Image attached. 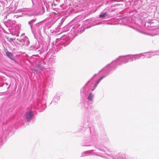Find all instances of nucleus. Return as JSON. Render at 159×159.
Segmentation results:
<instances>
[{
	"label": "nucleus",
	"mask_w": 159,
	"mask_h": 159,
	"mask_svg": "<svg viewBox=\"0 0 159 159\" xmlns=\"http://www.w3.org/2000/svg\"><path fill=\"white\" fill-rule=\"evenodd\" d=\"M25 116L27 120L29 121L33 117V113L32 111H30L26 113Z\"/></svg>",
	"instance_id": "1"
},
{
	"label": "nucleus",
	"mask_w": 159,
	"mask_h": 159,
	"mask_svg": "<svg viewBox=\"0 0 159 159\" xmlns=\"http://www.w3.org/2000/svg\"><path fill=\"white\" fill-rule=\"evenodd\" d=\"M105 77V76L101 77L98 80V81L93 86V89L92 90V91H93L94 89H95L97 86V85L99 83L100 81L102 80L103 78Z\"/></svg>",
	"instance_id": "2"
},
{
	"label": "nucleus",
	"mask_w": 159,
	"mask_h": 159,
	"mask_svg": "<svg viewBox=\"0 0 159 159\" xmlns=\"http://www.w3.org/2000/svg\"><path fill=\"white\" fill-rule=\"evenodd\" d=\"M6 55L11 59H12L13 57V54L10 52H6Z\"/></svg>",
	"instance_id": "3"
},
{
	"label": "nucleus",
	"mask_w": 159,
	"mask_h": 159,
	"mask_svg": "<svg viewBox=\"0 0 159 159\" xmlns=\"http://www.w3.org/2000/svg\"><path fill=\"white\" fill-rule=\"evenodd\" d=\"M36 66L38 68V70L39 71L42 70L43 69V67L41 66L40 65H37Z\"/></svg>",
	"instance_id": "4"
},
{
	"label": "nucleus",
	"mask_w": 159,
	"mask_h": 159,
	"mask_svg": "<svg viewBox=\"0 0 159 159\" xmlns=\"http://www.w3.org/2000/svg\"><path fill=\"white\" fill-rule=\"evenodd\" d=\"M93 96L92 95L91 93H90L88 97V99L89 100L91 101L93 98Z\"/></svg>",
	"instance_id": "5"
},
{
	"label": "nucleus",
	"mask_w": 159,
	"mask_h": 159,
	"mask_svg": "<svg viewBox=\"0 0 159 159\" xmlns=\"http://www.w3.org/2000/svg\"><path fill=\"white\" fill-rule=\"evenodd\" d=\"M106 13H101V14L99 15V16L100 17L103 18L104 17H106Z\"/></svg>",
	"instance_id": "6"
},
{
	"label": "nucleus",
	"mask_w": 159,
	"mask_h": 159,
	"mask_svg": "<svg viewBox=\"0 0 159 159\" xmlns=\"http://www.w3.org/2000/svg\"><path fill=\"white\" fill-rule=\"evenodd\" d=\"M32 70H34V71H35L36 72H37V70H36L34 69H32Z\"/></svg>",
	"instance_id": "7"
}]
</instances>
